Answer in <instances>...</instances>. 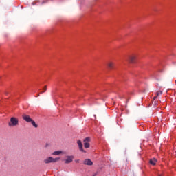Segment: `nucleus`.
I'll use <instances>...</instances> for the list:
<instances>
[{
    "instance_id": "1a4fd4ad",
    "label": "nucleus",
    "mask_w": 176,
    "mask_h": 176,
    "mask_svg": "<svg viewBox=\"0 0 176 176\" xmlns=\"http://www.w3.org/2000/svg\"><path fill=\"white\" fill-rule=\"evenodd\" d=\"M156 163H157V160L155 158L150 160V164H152V166H155Z\"/></svg>"
},
{
    "instance_id": "dca6fc26",
    "label": "nucleus",
    "mask_w": 176,
    "mask_h": 176,
    "mask_svg": "<svg viewBox=\"0 0 176 176\" xmlns=\"http://www.w3.org/2000/svg\"><path fill=\"white\" fill-rule=\"evenodd\" d=\"M157 98V95L153 98V100H156Z\"/></svg>"
},
{
    "instance_id": "f8f14e48",
    "label": "nucleus",
    "mask_w": 176,
    "mask_h": 176,
    "mask_svg": "<svg viewBox=\"0 0 176 176\" xmlns=\"http://www.w3.org/2000/svg\"><path fill=\"white\" fill-rule=\"evenodd\" d=\"M84 148L88 149V148H90V144L87 142L84 143Z\"/></svg>"
},
{
    "instance_id": "f257e3e1",
    "label": "nucleus",
    "mask_w": 176,
    "mask_h": 176,
    "mask_svg": "<svg viewBox=\"0 0 176 176\" xmlns=\"http://www.w3.org/2000/svg\"><path fill=\"white\" fill-rule=\"evenodd\" d=\"M16 126H19V118L16 117H12L8 122L9 127H16Z\"/></svg>"
},
{
    "instance_id": "6e6552de",
    "label": "nucleus",
    "mask_w": 176,
    "mask_h": 176,
    "mask_svg": "<svg viewBox=\"0 0 176 176\" xmlns=\"http://www.w3.org/2000/svg\"><path fill=\"white\" fill-rule=\"evenodd\" d=\"M84 164H85V166H93V162L90 160V159H86L84 161Z\"/></svg>"
},
{
    "instance_id": "2eb2a0df",
    "label": "nucleus",
    "mask_w": 176,
    "mask_h": 176,
    "mask_svg": "<svg viewBox=\"0 0 176 176\" xmlns=\"http://www.w3.org/2000/svg\"><path fill=\"white\" fill-rule=\"evenodd\" d=\"M90 141V138H86L84 139V142H89Z\"/></svg>"
},
{
    "instance_id": "7ed1b4c3",
    "label": "nucleus",
    "mask_w": 176,
    "mask_h": 176,
    "mask_svg": "<svg viewBox=\"0 0 176 176\" xmlns=\"http://www.w3.org/2000/svg\"><path fill=\"white\" fill-rule=\"evenodd\" d=\"M135 60H137L135 55H129L126 58V60L131 64H135Z\"/></svg>"
},
{
    "instance_id": "6ab92c4d",
    "label": "nucleus",
    "mask_w": 176,
    "mask_h": 176,
    "mask_svg": "<svg viewBox=\"0 0 176 176\" xmlns=\"http://www.w3.org/2000/svg\"><path fill=\"white\" fill-rule=\"evenodd\" d=\"M37 96H38V97H39V94H38Z\"/></svg>"
},
{
    "instance_id": "f3484780",
    "label": "nucleus",
    "mask_w": 176,
    "mask_h": 176,
    "mask_svg": "<svg viewBox=\"0 0 176 176\" xmlns=\"http://www.w3.org/2000/svg\"><path fill=\"white\" fill-rule=\"evenodd\" d=\"M76 163H79V160H76Z\"/></svg>"
},
{
    "instance_id": "9b49d317",
    "label": "nucleus",
    "mask_w": 176,
    "mask_h": 176,
    "mask_svg": "<svg viewBox=\"0 0 176 176\" xmlns=\"http://www.w3.org/2000/svg\"><path fill=\"white\" fill-rule=\"evenodd\" d=\"M30 122L32 123V126L35 127V129L38 128V124H36V123H35V121L32 120V121H30Z\"/></svg>"
},
{
    "instance_id": "39448f33",
    "label": "nucleus",
    "mask_w": 176,
    "mask_h": 176,
    "mask_svg": "<svg viewBox=\"0 0 176 176\" xmlns=\"http://www.w3.org/2000/svg\"><path fill=\"white\" fill-rule=\"evenodd\" d=\"M66 157H67V159L65 160V163L66 164H68L69 163H72V161L74 160V156L73 155H70V156L68 155Z\"/></svg>"
},
{
    "instance_id": "9d476101",
    "label": "nucleus",
    "mask_w": 176,
    "mask_h": 176,
    "mask_svg": "<svg viewBox=\"0 0 176 176\" xmlns=\"http://www.w3.org/2000/svg\"><path fill=\"white\" fill-rule=\"evenodd\" d=\"M63 153L62 151H54L52 155L54 156H58V155H61Z\"/></svg>"
},
{
    "instance_id": "ddd939ff",
    "label": "nucleus",
    "mask_w": 176,
    "mask_h": 176,
    "mask_svg": "<svg viewBox=\"0 0 176 176\" xmlns=\"http://www.w3.org/2000/svg\"><path fill=\"white\" fill-rule=\"evenodd\" d=\"M43 91L40 92L41 94H42V93H45V91H46L47 90V87L45 86L44 88L43 89Z\"/></svg>"
},
{
    "instance_id": "20e7f679",
    "label": "nucleus",
    "mask_w": 176,
    "mask_h": 176,
    "mask_svg": "<svg viewBox=\"0 0 176 176\" xmlns=\"http://www.w3.org/2000/svg\"><path fill=\"white\" fill-rule=\"evenodd\" d=\"M22 118L23 120H25V122H27L28 123L32 122L31 117H30V116H28L27 114H23L22 116Z\"/></svg>"
},
{
    "instance_id": "f03ea898",
    "label": "nucleus",
    "mask_w": 176,
    "mask_h": 176,
    "mask_svg": "<svg viewBox=\"0 0 176 176\" xmlns=\"http://www.w3.org/2000/svg\"><path fill=\"white\" fill-rule=\"evenodd\" d=\"M60 160V158H53L52 157H50L45 160H44V163L45 164H49V163H57Z\"/></svg>"
},
{
    "instance_id": "4468645a",
    "label": "nucleus",
    "mask_w": 176,
    "mask_h": 176,
    "mask_svg": "<svg viewBox=\"0 0 176 176\" xmlns=\"http://www.w3.org/2000/svg\"><path fill=\"white\" fill-rule=\"evenodd\" d=\"M163 94V91H159L157 92V97H159V96H162Z\"/></svg>"
},
{
    "instance_id": "423d86ee",
    "label": "nucleus",
    "mask_w": 176,
    "mask_h": 176,
    "mask_svg": "<svg viewBox=\"0 0 176 176\" xmlns=\"http://www.w3.org/2000/svg\"><path fill=\"white\" fill-rule=\"evenodd\" d=\"M107 67L109 69H115V63L113 61H109L107 63Z\"/></svg>"
},
{
    "instance_id": "a211bd4d",
    "label": "nucleus",
    "mask_w": 176,
    "mask_h": 176,
    "mask_svg": "<svg viewBox=\"0 0 176 176\" xmlns=\"http://www.w3.org/2000/svg\"><path fill=\"white\" fill-rule=\"evenodd\" d=\"M158 176H163V175H158Z\"/></svg>"
},
{
    "instance_id": "0eeeda50",
    "label": "nucleus",
    "mask_w": 176,
    "mask_h": 176,
    "mask_svg": "<svg viewBox=\"0 0 176 176\" xmlns=\"http://www.w3.org/2000/svg\"><path fill=\"white\" fill-rule=\"evenodd\" d=\"M77 144L78 145V148L81 152H84L86 153V151L83 150V144H82V141L78 140Z\"/></svg>"
}]
</instances>
